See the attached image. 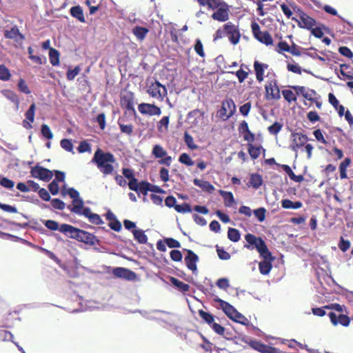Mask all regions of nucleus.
<instances>
[{"mask_svg":"<svg viewBox=\"0 0 353 353\" xmlns=\"http://www.w3.org/2000/svg\"><path fill=\"white\" fill-rule=\"evenodd\" d=\"M60 231L67 234L69 238H72V239H75L77 241L89 245L93 246L99 243V240L95 237L94 234L67 223L61 225Z\"/></svg>","mask_w":353,"mask_h":353,"instance_id":"f257e3e1","label":"nucleus"},{"mask_svg":"<svg viewBox=\"0 0 353 353\" xmlns=\"http://www.w3.org/2000/svg\"><path fill=\"white\" fill-rule=\"evenodd\" d=\"M92 161L97 165L99 172L104 176L110 175L114 170V163H116V158L110 152H104L98 148L94 153Z\"/></svg>","mask_w":353,"mask_h":353,"instance_id":"f03ea898","label":"nucleus"},{"mask_svg":"<svg viewBox=\"0 0 353 353\" xmlns=\"http://www.w3.org/2000/svg\"><path fill=\"white\" fill-rule=\"evenodd\" d=\"M245 239L248 244L244 248L248 250L256 248L259 254H268L269 256V250L261 237H256L252 233H248L245 236Z\"/></svg>","mask_w":353,"mask_h":353,"instance_id":"7ed1b4c3","label":"nucleus"},{"mask_svg":"<svg viewBox=\"0 0 353 353\" xmlns=\"http://www.w3.org/2000/svg\"><path fill=\"white\" fill-rule=\"evenodd\" d=\"M294 11L296 14L299 19L292 17L291 19L297 23V25L301 28L311 30L316 25V21L307 14L299 8H294Z\"/></svg>","mask_w":353,"mask_h":353,"instance_id":"20e7f679","label":"nucleus"},{"mask_svg":"<svg viewBox=\"0 0 353 353\" xmlns=\"http://www.w3.org/2000/svg\"><path fill=\"white\" fill-rule=\"evenodd\" d=\"M147 93L152 97L163 101L167 96V89L158 81L150 82L147 85Z\"/></svg>","mask_w":353,"mask_h":353,"instance_id":"39448f33","label":"nucleus"},{"mask_svg":"<svg viewBox=\"0 0 353 353\" xmlns=\"http://www.w3.org/2000/svg\"><path fill=\"white\" fill-rule=\"evenodd\" d=\"M252 30L254 37L266 46L273 43L271 34L268 31H261L260 26L256 22L252 23Z\"/></svg>","mask_w":353,"mask_h":353,"instance_id":"423d86ee","label":"nucleus"},{"mask_svg":"<svg viewBox=\"0 0 353 353\" xmlns=\"http://www.w3.org/2000/svg\"><path fill=\"white\" fill-rule=\"evenodd\" d=\"M30 174L34 179L48 182L53 177V171L37 164L31 169Z\"/></svg>","mask_w":353,"mask_h":353,"instance_id":"0eeeda50","label":"nucleus"},{"mask_svg":"<svg viewBox=\"0 0 353 353\" xmlns=\"http://www.w3.org/2000/svg\"><path fill=\"white\" fill-rule=\"evenodd\" d=\"M225 36H227L230 43L236 45L239 42L241 33L237 26L232 22H228L224 24Z\"/></svg>","mask_w":353,"mask_h":353,"instance_id":"6e6552de","label":"nucleus"},{"mask_svg":"<svg viewBox=\"0 0 353 353\" xmlns=\"http://www.w3.org/2000/svg\"><path fill=\"white\" fill-rule=\"evenodd\" d=\"M291 137L292 140L290 148L294 152H297L299 149L305 147L309 140V137L301 132H292Z\"/></svg>","mask_w":353,"mask_h":353,"instance_id":"1a4fd4ad","label":"nucleus"},{"mask_svg":"<svg viewBox=\"0 0 353 353\" xmlns=\"http://www.w3.org/2000/svg\"><path fill=\"white\" fill-rule=\"evenodd\" d=\"M152 155L157 158L160 159L159 163L166 166H170L172 158L171 156L168 155L166 150L161 145H155L152 151Z\"/></svg>","mask_w":353,"mask_h":353,"instance_id":"9d476101","label":"nucleus"},{"mask_svg":"<svg viewBox=\"0 0 353 353\" xmlns=\"http://www.w3.org/2000/svg\"><path fill=\"white\" fill-rule=\"evenodd\" d=\"M265 90L267 99L278 100L281 99V92L276 79L268 81L265 86Z\"/></svg>","mask_w":353,"mask_h":353,"instance_id":"9b49d317","label":"nucleus"},{"mask_svg":"<svg viewBox=\"0 0 353 353\" xmlns=\"http://www.w3.org/2000/svg\"><path fill=\"white\" fill-rule=\"evenodd\" d=\"M139 112L143 115L159 116L162 111L159 106L154 103H141L138 105Z\"/></svg>","mask_w":353,"mask_h":353,"instance_id":"f8f14e48","label":"nucleus"},{"mask_svg":"<svg viewBox=\"0 0 353 353\" xmlns=\"http://www.w3.org/2000/svg\"><path fill=\"white\" fill-rule=\"evenodd\" d=\"M260 256L263 258V260L259 263V272L262 275H267L272 268V262L274 260V257L272 255L270 250L269 256L265 254H260Z\"/></svg>","mask_w":353,"mask_h":353,"instance_id":"ddd939ff","label":"nucleus"},{"mask_svg":"<svg viewBox=\"0 0 353 353\" xmlns=\"http://www.w3.org/2000/svg\"><path fill=\"white\" fill-rule=\"evenodd\" d=\"M150 183L145 181L138 182V180H134L128 183V188L130 190L135 191L137 193H141L146 195L150 192Z\"/></svg>","mask_w":353,"mask_h":353,"instance_id":"4468645a","label":"nucleus"},{"mask_svg":"<svg viewBox=\"0 0 353 353\" xmlns=\"http://www.w3.org/2000/svg\"><path fill=\"white\" fill-rule=\"evenodd\" d=\"M230 6L225 3L221 7L216 9L212 14V18L219 22H225L229 19Z\"/></svg>","mask_w":353,"mask_h":353,"instance_id":"2eb2a0df","label":"nucleus"},{"mask_svg":"<svg viewBox=\"0 0 353 353\" xmlns=\"http://www.w3.org/2000/svg\"><path fill=\"white\" fill-rule=\"evenodd\" d=\"M113 275L117 278L124 279L127 281H134L137 279V274L130 269L125 268H114L112 270Z\"/></svg>","mask_w":353,"mask_h":353,"instance_id":"dca6fc26","label":"nucleus"},{"mask_svg":"<svg viewBox=\"0 0 353 353\" xmlns=\"http://www.w3.org/2000/svg\"><path fill=\"white\" fill-rule=\"evenodd\" d=\"M249 345L250 347H252V349L261 353H281L279 349L267 345L256 340L251 341Z\"/></svg>","mask_w":353,"mask_h":353,"instance_id":"f3484780","label":"nucleus"},{"mask_svg":"<svg viewBox=\"0 0 353 353\" xmlns=\"http://www.w3.org/2000/svg\"><path fill=\"white\" fill-rule=\"evenodd\" d=\"M204 115V112L200 109H194L188 114V120L190 124L198 126L203 123Z\"/></svg>","mask_w":353,"mask_h":353,"instance_id":"a211bd4d","label":"nucleus"},{"mask_svg":"<svg viewBox=\"0 0 353 353\" xmlns=\"http://www.w3.org/2000/svg\"><path fill=\"white\" fill-rule=\"evenodd\" d=\"M328 316L334 325L340 324L343 326H348L350 324V319L346 314H340L337 315L334 312H330Z\"/></svg>","mask_w":353,"mask_h":353,"instance_id":"6ab92c4d","label":"nucleus"},{"mask_svg":"<svg viewBox=\"0 0 353 353\" xmlns=\"http://www.w3.org/2000/svg\"><path fill=\"white\" fill-rule=\"evenodd\" d=\"M214 301L220 304L222 310L229 319L233 318L237 310L232 305L219 297L215 298Z\"/></svg>","mask_w":353,"mask_h":353,"instance_id":"aec40b11","label":"nucleus"},{"mask_svg":"<svg viewBox=\"0 0 353 353\" xmlns=\"http://www.w3.org/2000/svg\"><path fill=\"white\" fill-rule=\"evenodd\" d=\"M187 256L185 257V262L188 266V268L192 272L196 271V262L199 260L198 256L193 252L191 250H186Z\"/></svg>","mask_w":353,"mask_h":353,"instance_id":"412c9836","label":"nucleus"},{"mask_svg":"<svg viewBox=\"0 0 353 353\" xmlns=\"http://www.w3.org/2000/svg\"><path fill=\"white\" fill-rule=\"evenodd\" d=\"M267 63H261L258 61H254V71H255L256 80L261 83L264 79V72L268 68Z\"/></svg>","mask_w":353,"mask_h":353,"instance_id":"4be33fe9","label":"nucleus"},{"mask_svg":"<svg viewBox=\"0 0 353 353\" xmlns=\"http://www.w3.org/2000/svg\"><path fill=\"white\" fill-rule=\"evenodd\" d=\"M69 13L72 17L81 23H85V18L83 14V10L79 5L72 6L69 10Z\"/></svg>","mask_w":353,"mask_h":353,"instance_id":"5701e85b","label":"nucleus"},{"mask_svg":"<svg viewBox=\"0 0 353 353\" xmlns=\"http://www.w3.org/2000/svg\"><path fill=\"white\" fill-rule=\"evenodd\" d=\"M118 125L122 133L128 136H131L133 134L134 126L131 123L128 121L125 117L119 118Z\"/></svg>","mask_w":353,"mask_h":353,"instance_id":"b1692460","label":"nucleus"},{"mask_svg":"<svg viewBox=\"0 0 353 353\" xmlns=\"http://www.w3.org/2000/svg\"><path fill=\"white\" fill-rule=\"evenodd\" d=\"M17 320H20L19 313L17 311L9 312L3 320V327H11Z\"/></svg>","mask_w":353,"mask_h":353,"instance_id":"393cba45","label":"nucleus"},{"mask_svg":"<svg viewBox=\"0 0 353 353\" xmlns=\"http://www.w3.org/2000/svg\"><path fill=\"white\" fill-rule=\"evenodd\" d=\"M352 160L350 157L345 158L339 164V170L340 173V179L341 180L348 179L347 174V168L350 165Z\"/></svg>","mask_w":353,"mask_h":353,"instance_id":"a878e982","label":"nucleus"},{"mask_svg":"<svg viewBox=\"0 0 353 353\" xmlns=\"http://www.w3.org/2000/svg\"><path fill=\"white\" fill-rule=\"evenodd\" d=\"M193 183L196 186L199 187L203 191H205L209 193H212L214 191V187L208 181H203L198 179H195L193 180Z\"/></svg>","mask_w":353,"mask_h":353,"instance_id":"bb28decb","label":"nucleus"},{"mask_svg":"<svg viewBox=\"0 0 353 353\" xmlns=\"http://www.w3.org/2000/svg\"><path fill=\"white\" fill-rule=\"evenodd\" d=\"M170 281L174 287L183 293L188 292L190 289V285L189 284L185 283L174 277H170Z\"/></svg>","mask_w":353,"mask_h":353,"instance_id":"cd10ccee","label":"nucleus"},{"mask_svg":"<svg viewBox=\"0 0 353 353\" xmlns=\"http://www.w3.org/2000/svg\"><path fill=\"white\" fill-rule=\"evenodd\" d=\"M222 104L223 105V110L225 111V108L228 112V115H226V119H229L231 117L236 110V105L234 101L232 99H227L222 101Z\"/></svg>","mask_w":353,"mask_h":353,"instance_id":"c85d7f7f","label":"nucleus"},{"mask_svg":"<svg viewBox=\"0 0 353 353\" xmlns=\"http://www.w3.org/2000/svg\"><path fill=\"white\" fill-rule=\"evenodd\" d=\"M4 37L8 39H16L19 37L20 40L25 39V36L20 32L17 26L12 27L10 30H5Z\"/></svg>","mask_w":353,"mask_h":353,"instance_id":"c756f323","label":"nucleus"},{"mask_svg":"<svg viewBox=\"0 0 353 353\" xmlns=\"http://www.w3.org/2000/svg\"><path fill=\"white\" fill-rule=\"evenodd\" d=\"M83 208V201L80 197H78L76 199L72 200V206L70 208L68 205V209L71 212H73L77 214H80L81 213V210Z\"/></svg>","mask_w":353,"mask_h":353,"instance_id":"7c9ffc66","label":"nucleus"},{"mask_svg":"<svg viewBox=\"0 0 353 353\" xmlns=\"http://www.w3.org/2000/svg\"><path fill=\"white\" fill-rule=\"evenodd\" d=\"M1 94L8 100L14 103L16 105V109L19 110V99L15 92L10 90H4L1 91Z\"/></svg>","mask_w":353,"mask_h":353,"instance_id":"2f4dec72","label":"nucleus"},{"mask_svg":"<svg viewBox=\"0 0 353 353\" xmlns=\"http://www.w3.org/2000/svg\"><path fill=\"white\" fill-rule=\"evenodd\" d=\"M134 239L140 244H145L148 242V237L144 231L141 229H134L132 231Z\"/></svg>","mask_w":353,"mask_h":353,"instance_id":"473e14b6","label":"nucleus"},{"mask_svg":"<svg viewBox=\"0 0 353 353\" xmlns=\"http://www.w3.org/2000/svg\"><path fill=\"white\" fill-rule=\"evenodd\" d=\"M49 59L50 62L52 65H59L60 63V54L59 51L54 48L50 49Z\"/></svg>","mask_w":353,"mask_h":353,"instance_id":"72a5a7b5","label":"nucleus"},{"mask_svg":"<svg viewBox=\"0 0 353 353\" xmlns=\"http://www.w3.org/2000/svg\"><path fill=\"white\" fill-rule=\"evenodd\" d=\"M248 152L252 159H256L259 157L261 150H263V152H265V150H263L261 146L256 147L254 146L253 144L248 143Z\"/></svg>","mask_w":353,"mask_h":353,"instance_id":"f704fd0d","label":"nucleus"},{"mask_svg":"<svg viewBox=\"0 0 353 353\" xmlns=\"http://www.w3.org/2000/svg\"><path fill=\"white\" fill-rule=\"evenodd\" d=\"M220 194L223 197V203L225 206H231L234 203V199L231 192L220 190Z\"/></svg>","mask_w":353,"mask_h":353,"instance_id":"c9c22d12","label":"nucleus"},{"mask_svg":"<svg viewBox=\"0 0 353 353\" xmlns=\"http://www.w3.org/2000/svg\"><path fill=\"white\" fill-rule=\"evenodd\" d=\"M228 238L232 242L236 243L240 240L241 234L239 231L234 228H229L228 230Z\"/></svg>","mask_w":353,"mask_h":353,"instance_id":"e433bc0d","label":"nucleus"},{"mask_svg":"<svg viewBox=\"0 0 353 353\" xmlns=\"http://www.w3.org/2000/svg\"><path fill=\"white\" fill-rule=\"evenodd\" d=\"M263 183V179L261 175L252 174L250 176L249 185L255 189H258Z\"/></svg>","mask_w":353,"mask_h":353,"instance_id":"4c0bfd02","label":"nucleus"},{"mask_svg":"<svg viewBox=\"0 0 353 353\" xmlns=\"http://www.w3.org/2000/svg\"><path fill=\"white\" fill-rule=\"evenodd\" d=\"M122 103L127 110H134V102L132 93L128 92L121 98Z\"/></svg>","mask_w":353,"mask_h":353,"instance_id":"58836bf2","label":"nucleus"},{"mask_svg":"<svg viewBox=\"0 0 353 353\" xmlns=\"http://www.w3.org/2000/svg\"><path fill=\"white\" fill-rule=\"evenodd\" d=\"M148 31V28L141 26H136L132 30L133 34L140 40H142L145 37Z\"/></svg>","mask_w":353,"mask_h":353,"instance_id":"ea45409f","label":"nucleus"},{"mask_svg":"<svg viewBox=\"0 0 353 353\" xmlns=\"http://www.w3.org/2000/svg\"><path fill=\"white\" fill-rule=\"evenodd\" d=\"M243 67L248 68L247 65L241 64V69H239L235 72L236 77L238 79V81L240 83H243L245 80L248 79V77L249 75V72L248 71H245L242 69Z\"/></svg>","mask_w":353,"mask_h":353,"instance_id":"a19ab883","label":"nucleus"},{"mask_svg":"<svg viewBox=\"0 0 353 353\" xmlns=\"http://www.w3.org/2000/svg\"><path fill=\"white\" fill-rule=\"evenodd\" d=\"M252 213H254V216L259 222H263L265 219L267 211L264 208H259L258 209L254 210Z\"/></svg>","mask_w":353,"mask_h":353,"instance_id":"79ce46f5","label":"nucleus"},{"mask_svg":"<svg viewBox=\"0 0 353 353\" xmlns=\"http://www.w3.org/2000/svg\"><path fill=\"white\" fill-rule=\"evenodd\" d=\"M198 314L199 316L208 324L212 323L214 321V316L209 312L200 310H199Z\"/></svg>","mask_w":353,"mask_h":353,"instance_id":"37998d69","label":"nucleus"},{"mask_svg":"<svg viewBox=\"0 0 353 353\" xmlns=\"http://www.w3.org/2000/svg\"><path fill=\"white\" fill-rule=\"evenodd\" d=\"M179 213H190L192 210L191 209V205L188 204V203H183V204H177L175 205L174 209Z\"/></svg>","mask_w":353,"mask_h":353,"instance_id":"c03bdc74","label":"nucleus"},{"mask_svg":"<svg viewBox=\"0 0 353 353\" xmlns=\"http://www.w3.org/2000/svg\"><path fill=\"white\" fill-rule=\"evenodd\" d=\"M11 74L7 67L3 65H0V79L3 81H8L10 79Z\"/></svg>","mask_w":353,"mask_h":353,"instance_id":"a18cd8bd","label":"nucleus"},{"mask_svg":"<svg viewBox=\"0 0 353 353\" xmlns=\"http://www.w3.org/2000/svg\"><path fill=\"white\" fill-rule=\"evenodd\" d=\"M208 8L212 10H216L221 7L225 2L223 0H207L206 1Z\"/></svg>","mask_w":353,"mask_h":353,"instance_id":"49530a36","label":"nucleus"},{"mask_svg":"<svg viewBox=\"0 0 353 353\" xmlns=\"http://www.w3.org/2000/svg\"><path fill=\"white\" fill-rule=\"evenodd\" d=\"M231 320L246 325H249L250 323L249 320L238 311H236V314Z\"/></svg>","mask_w":353,"mask_h":353,"instance_id":"de8ad7c7","label":"nucleus"},{"mask_svg":"<svg viewBox=\"0 0 353 353\" xmlns=\"http://www.w3.org/2000/svg\"><path fill=\"white\" fill-rule=\"evenodd\" d=\"M35 103H33L30 105V108L28 109V111L26 112L25 116L28 121H30L31 123H34V119L35 118Z\"/></svg>","mask_w":353,"mask_h":353,"instance_id":"09e8293b","label":"nucleus"},{"mask_svg":"<svg viewBox=\"0 0 353 353\" xmlns=\"http://www.w3.org/2000/svg\"><path fill=\"white\" fill-rule=\"evenodd\" d=\"M51 205L53 208L59 210H63L65 208V203L58 198L52 199L51 200Z\"/></svg>","mask_w":353,"mask_h":353,"instance_id":"8fccbe9b","label":"nucleus"},{"mask_svg":"<svg viewBox=\"0 0 353 353\" xmlns=\"http://www.w3.org/2000/svg\"><path fill=\"white\" fill-rule=\"evenodd\" d=\"M194 50L201 57H205V52L203 50V46L201 41L199 39H196L194 45Z\"/></svg>","mask_w":353,"mask_h":353,"instance_id":"3c124183","label":"nucleus"},{"mask_svg":"<svg viewBox=\"0 0 353 353\" xmlns=\"http://www.w3.org/2000/svg\"><path fill=\"white\" fill-rule=\"evenodd\" d=\"M81 69L79 65L75 66L73 69H68L66 72V79L68 81H72L79 73Z\"/></svg>","mask_w":353,"mask_h":353,"instance_id":"603ef678","label":"nucleus"},{"mask_svg":"<svg viewBox=\"0 0 353 353\" xmlns=\"http://www.w3.org/2000/svg\"><path fill=\"white\" fill-rule=\"evenodd\" d=\"M180 163L185 164L188 166L194 165V161L191 159L190 156L187 153H182L179 158Z\"/></svg>","mask_w":353,"mask_h":353,"instance_id":"864d4df0","label":"nucleus"},{"mask_svg":"<svg viewBox=\"0 0 353 353\" xmlns=\"http://www.w3.org/2000/svg\"><path fill=\"white\" fill-rule=\"evenodd\" d=\"M184 141L186 145L192 150L197 149L198 146L194 143L193 138L188 132L184 134Z\"/></svg>","mask_w":353,"mask_h":353,"instance_id":"5fc2aeb1","label":"nucleus"},{"mask_svg":"<svg viewBox=\"0 0 353 353\" xmlns=\"http://www.w3.org/2000/svg\"><path fill=\"white\" fill-rule=\"evenodd\" d=\"M283 125L279 122H275L268 127V131L272 134H277L282 129Z\"/></svg>","mask_w":353,"mask_h":353,"instance_id":"6e6d98bb","label":"nucleus"},{"mask_svg":"<svg viewBox=\"0 0 353 353\" xmlns=\"http://www.w3.org/2000/svg\"><path fill=\"white\" fill-rule=\"evenodd\" d=\"M164 242L170 248H179L181 247V243L178 241L172 239V237L165 239Z\"/></svg>","mask_w":353,"mask_h":353,"instance_id":"4d7b16f0","label":"nucleus"},{"mask_svg":"<svg viewBox=\"0 0 353 353\" xmlns=\"http://www.w3.org/2000/svg\"><path fill=\"white\" fill-rule=\"evenodd\" d=\"M283 95L288 102L296 101V97L295 94L290 90H284L282 92Z\"/></svg>","mask_w":353,"mask_h":353,"instance_id":"13d9d810","label":"nucleus"},{"mask_svg":"<svg viewBox=\"0 0 353 353\" xmlns=\"http://www.w3.org/2000/svg\"><path fill=\"white\" fill-rule=\"evenodd\" d=\"M43 223L46 228L51 230H59L60 231L61 226L59 225V223L56 221L46 220Z\"/></svg>","mask_w":353,"mask_h":353,"instance_id":"bf43d9fd","label":"nucleus"},{"mask_svg":"<svg viewBox=\"0 0 353 353\" xmlns=\"http://www.w3.org/2000/svg\"><path fill=\"white\" fill-rule=\"evenodd\" d=\"M41 134L43 137H46L48 140L52 139L53 133L52 132L50 127L46 124H43L41 128Z\"/></svg>","mask_w":353,"mask_h":353,"instance_id":"052dcab7","label":"nucleus"},{"mask_svg":"<svg viewBox=\"0 0 353 353\" xmlns=\"http://www.w3.org/2000/svg\"><path fill=\"white\" fill-rule=\"evenodd\" d=\"M338 246L342 252H345L350 248V242L344 239V237H341Z\"/></svg>","mask_w":353,"mask_h":353,"instance_id":"680f3d73","label":"nucleus"},{"mask_svg":"<svg viewBox=\"0 0 353 353\" xmlns=\"http://www.w3.org/2000/svg\"><path fill=\"white\" fill-rule=\"evenodd\" d=\"M122 172H123V176L127 179L130 180V181H128V183H130L134 180H137L134 177V172L132 169L128 168H123Z\"/></svg>","mask_w":353,"mask_h":353,"instance_id":"e2e57ef3","label":"nucleus"},{"mask_svg":"<svg viewBox=\"0 0 353 353\" xmlns=\"http://www.w3.org/2000/svg\"><path fill=\"white\" fill-rule=\"evenodd\" d=\"M18 88L19 90L21 92H23L25 94H30L31 93V90H30V88H28V85L26 84V81L21 79L19 81V83H18Z\"/></svg>","mask_w":353,"mask_h":353,"instance_id":"0e129e2a","label":"nucleus"},{"mask_svg":"<svg viewBox=\"0 0 353 353\" xmlns=\"http://www.w3.org/2000/svg\"><path fill=\"white\" fill-rule=\"evenodd\" d=\"M276 51L280 54L284 52H288L290 51V46L285 41H281L278 44Z\"/></svg>","mask_w":353,"mask_h":353,"instance_id":"69168bd1","label":"nucleus"},{"mask_svg":"<svg viewBox=\"0 0 353 353\" xmlns=\"http://www.w3.org/2000/svg\"><path fill=\"white\" fill-rule=\"evenodd\" d=\"M61 146L67 152H72L73 145L70 139H62L61 141Z\"/></svg>","mask_w":353,"mask_h":353,"instance_id":"338daca9","label":"nucleus"},{"mask_svg":"<svg viewBox=\"0 0 353 353\" xmlns=\"http://www.w3.org/2000/svg\"><path fill=\"white\" fill-rule=\"evenodd\" d=\"M0 183L3 187L7 189H12L14 185V181L5 177L1 178Z\"/></svg>","mask_w":353,"mask_h":353,"instance_id":"774afa93","label":"nucleus"}]
</instances>
